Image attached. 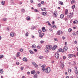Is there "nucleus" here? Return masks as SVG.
<instances>
[{
    "mask_svg": "<svg viewBox=\"0 0 78 78\" xmlns=\"http://www.w3.org/2000/svg\"><path fill=\"white\" fill-rule=\"evenodd\" d=\"M42 15H43V16H46L47 15V12H43L42 13Z\"/></svg>",
    "mask_w": 78,
    "mask_h": 78,
    "instance_id": "nucleus-11",
    "label": "nucleus"
},
{
    "mask_svg": "<svg viewBox=\"0 0 78 78\" xmlns=\"http://www.w3.org/2000/svg\"><path fill=\"white\" fill-rule=\"evenodd\" d=\"M75 5H73L72 7V9H75Z\"/></svg>",
    "mask_w": 78,
    "mask_h": 78,
    "instance_id": "nucleus-37",
    "label": "nucleus"
},
{
    "mask_svg": "<svg viewBox=\"0 0 78 78\" xmlns=\"http://www.w3.org/2000/svg\"><path fill=\"white\" fill-rule=\"evenodd\" d=\"M34 51L35 52H37V50L36 49H34Z\"/></svg>",
    "mask_w": 78,
    "mask_h": 78,
    "instance_id": "nucleus-38",
    "label": "nucleus"
},
{
    "mask_svg": "<svg viewBox=\"0 0 78 78\" xmlns=\"http://www.w3.org/2000/svg\"><path fill=\"white\" fill-rule=\"evenodd\" d=\"M25 36H28V32L26 33Z\"/></svg>",
    "mask_w": 78,
    "mask_h": 78,
    "instance_id": "nucleus-41",
    "label": "nucleus"
},
{
    "mask_svg": "<svg viewBox=\"0 0 78 78\" xmlns=\"http://www.w3.org/2000/svg\"><path fill=\"white\" fill-rule=\"evenodd\" d=\"M68 17H69V19H71V18L73 17V16L71 15H69L68 16Z\"/></svg>",
    "mask_w": 78,
    "mask_h": 78,
    "instance_id": "nucleus-34",
    "label": "nucleus"
},
{
    "mask_svg": "<svg viewBox=\"0 0 78 78\" xmlns=\"http://www.w3.org/2000/svg\"><path fill=\"white\" fill-rule=\"evenodd\" d=\"M14 33H11L10 34V36L11 37H13L14 36Z\"/></svg>",
    "mask_w": 78,
    "mask_h": 78,
    "instance_id": "nucleus-12",
    "label": "nucleus"
},
{
    "mask_svg": "<svg viewBox=\"0 0 78 78\" xmlns=\"http://www.w3.org/2000/svg\"><path fill=\"white\" fill-rule=\"evenodd\" d=\"M57 34L58 35H60V31H58V32H57Z\"/></svg>",
    "mask_w": 78,
    "mask_h": 78,
    "instance_id": "nucleus-29",
    "label": "nucleus"
},
{
    "mask_svg": "<svg viewBox=\"0 0 78 78\" xmlns=\"http://www.w3.org/2000/svg\"><path fill=\"white\" fill-rule=\"evenodd\" d=\"M54 62H54V61H51V63H52V64L54 63Z\"/></svg>",
    "mask_w": 78,
    "mask_h": 78,
    "instance_id": "nucleus-63",
    "label": "nucleus"
},
{
    "mask_svg": "<svg viewBox=\"0 0 78 78\" xmlns=\"http://www.w3.org/2000/svg\"><path fill=\"white\" fill-rule=\"evenodd\" d=\"M0 73H3V69H0Z\"/></svg>",
    "mask_w": 78,
    "mask_h": 78,
    "instance_id": "nucleus-19",
    "label": "nucleus"
},
{
    "mask_svg": "<svg viewBox=\"0 0 78 78\" xmlns=\"http://www.w3.org/2000/svg\"><path fill=\"white\" fill-rule=\"evenodd\" d=\"M29 52L30 53V54H33V53H34V52L33 51H32L31 50H30L29 51Z\"/></svg>",
    "mask_w": 78,
    "mask_h": 78,
    "instance_id": "nucleus-25",
    "label": "nucleus"
},
{
    "mask_svg": "<svg viewBox=\"0 0 78 78\" xmlns=\"http://www.w3.org/2000/svg\"><path fill=\"white\" fill-rule=\"evenodd\" d=\"M26 19L27 20H31V19H30V18L29 17V16H28L26 18Z\"/></svg>",
    "mask_w": 78,
    "mask_h": 78,
    "instance_id": "nucleus-22",
    "label": "nucleus"
},
{
    "mask_svg": "<svg viewBox=\"0 0 78 78\" xmlns=\"http://www.w3.org/2000/svg\"><path fill=\"white\" fill-rule=\"evenodd\" d=\"M41 11H45L46 10V8H42L41 9Z\"/></svg>",
    "mask_w": 78,
    "mask_h": 78,
    "instance_id": "nucleus-18",
    "label": "nucleus"
},
{
    "mask_svg": "<svg viewBox=\"0 0 78 78\" xmlns=\"http://www.w3.org/2000/svg\"><path fill=\"white\" fill-rule=\"evenodd\" d=\"M52 29L50 28L49 29V31H52Z\"/></svg>",
    "mask_w": 78,
    "mask_h": 78,
    "instance_id": "nucleus-60",
    "label": "nucleus"
},
{
    "mask_svg": "<svg viewBox=\"0 0 78 78\" xmlns=\"http://www.w3.org/2000/svg\"><path fill=\"white\" fill-rule=\"evenodd\" d=\"M63 59H66V56H63Z\"/></svg>",
    "mask_w": 78,
    "mask_h": 78,
    "instance_id": "nucleus-54",
    "label": "nucleus"
},
{
    "mask_svg": "<svg viewBox=\"0 0 78 78\" xmlns=\"http://www.w3.org/2000/svg\"><path fill=\"white\" fill-rule=\"evenodd\" d=\"M44 41H41V44H43V43H44Z\"/></svg>",
    "mask_w": 78,
    "mask_h": 78,
    "instance_id": "nucleus-50",
    "label": "nucleus"
},
{
    "mask_svg": "<svg viewBox=\"0 0 78 78\" xmlns=\"http://www.w3.org/2000/svg\"><path fill=\"white\" fill-rule=\"evenodd\" d=\"M71 31H72V29L70 28H69L68 29V32H70Z\"/></svg>",
    "mask_w": 78,
    "mask_h": 78,
    "instance_id": "nucleus-31",
    "label": "nucleus"
},
{
    "mask_svg": "<svg viewBox=\"0 0 78 78\" xmlns=\"http://www.w3.org/2000/svg\"><path fill=\"white\" fill-rule=\"evenodd\" d=\"M34 72H35V70H34L33 71H32L31 72V74H34Z\"/></svg>",
    "mask_w": 78,
    "mask_h": 78,
    "instance_id": "nucleus-24",
    "label": "nucleus"
},
{
    "mask_svg": "<svg viewBox=\"0 0 78 78\" xmlns=\"http://www.w3.org/2000/svg\"><path fill=\"white\" fill-rule=\"evenodd\" d=\"M65 21H66V22H67V20H68V19H67V18H66L65 19Z\"/></svg>",
    "mask_w": 78,
    "mask_h": 78,
    "instance_id": "nucleus-45",
    "label": "nucleus"
},
{
    "mask_svg": "<svg viewBox=\"0 0 78 78\" xmlns=\"http://www.w3.org/2000/svg\"><path fill=\"white\" fill-rule=\"evenodd\" d=\"M58 3L59 4V5H63V2L61 1H59L58 2Z\"/></svg>",
    "mask_w": 78,
    "mask_h": 78,
    "instance_id": "nucleus-10",
    "label": "nucleus"
},
{
    "mask_svg": "<svg viewBox=\"0 0 78 78\" xmlns=\"http://www.w3.org/2000/svg\"><path fill=\"white\" fill-rule=\"evenodd\" d=\"M73 35H76V33L75 32L73 33Z\"/></svg>",
    "mask_w": 78,
    "mask_h": 78,
    "instance_id": "nucleus-56",
    "label": "nucleus"
},
{
    "mask_svg": "<svg viewBox=\"0 0 78 78\" xmlns=\"http://www.w3.org/2000/svg\"><path fill=\"white\" fill-rule=\"evenodd\" d=\"M52 46L51 45H47L46 46V48L45 49V52L46 53H48L49 52V50H51Z\"/></svg>",
    "mask_w": 78,
    "mask_h": 78,
    "instance_id": "nucleus-2",
    "label": "nucleus"
},
{
    "mask_svg": "<svg viewBox=\"0 0 78 78\" xmlns=\"http://www.w3.org/2000/svg\"><path fill=\"white\" fill-rule=\"evenodd\" d=\"M71 69H68V72H71Z\"/></svg>",
    "mask_w": 78,
    "mask_h": 78,
    "instance_id": "nucleus-46",
    "label": "nucleus"
},
{
    "mask_svg": "<svg viewBox=\"0 0 78 78\" xmlns=\"http://www.w3.org/2000/svg\"><path fill=\"white\" fill-rule=\"evenodd\" d=\"M52 28L53 29L55 28H56V26L55 25H53L52 26Z\"/></svg>",
    "mask_w": 78,
    "mask_h": 78,
    "instance_id": "nucleus-40",
    "label": "nucleus"
},
{
    "mask_svg": "<svg viewBox=\"0 0 78 78\" xmlns=\"http://www.w3.org/2000/svg\"><path fill=\"white\" fill-rule=\"evenodd\" d=\"M74 44H77V41H75L74 42Z\"/></svg>",
    "mask_w": 78,
    "mask_h": 78,
    "instance_id": "nucleus-57",
    "label": "nucleus"
},
{
    "mask_svg": "<svg viewBox=\"0 0 78 78\" xmlns=\"http://www.w3.org/2000/svg\"><path fill=\"white\" fill-rule=\"evenodd\" d=\"M67 49H68V48L66 46H65L63 48V50L64 51H66L67 50Z\"/></svg>",
    "mask_w": 78,
    "mask_h": 78,
    "instance_id": "nucleus-8",
    "label": "nucleus"
},
{
    "mask_svg": "<svg viewBox=\"0 0 78 78\" xmlns=\"http://www.w3.org/2000/svg\"><path fill=\"white\" fill-rule=\"evenodd\" d=\"M32 48H36V45L35 44H34L32 45Z\"/></svg>",
    "mask_w": 78,
    "mask_h": 78,
    "instance_id": "nucleus-27",
    "label": "nucleus"
},
{
    "mask_svg": "<svg viewBox=\"0 0 78 78\" xmlns=\"http://www.w3.org/2000/svg\"><path fill=\"white\" fill-rule=\"evenodd\" d=\"M34 66L35 67H37V68H38V65L37 64H35V65H34Z\"/></svg>",
    "mask_w": 78,
    "mask_h": 78,
    "instance_id": "nucleus-33",
    "label": "nucleus"
},
{
    "mask_svg": "<svg viewBox=\"0 0 78 78\" xmlns=\"http://www.w3.org/2000/svg\"><path fill=\"white\" fill-rule=\"evenodd\" d=\"M41 67L42 68V71L43 72H45L46 73H50L51 71V69L50 67H48L45 69L44 65H42Z\"/></svg>",
    "mask_w": 78,
    "mask_h": 78,
    "instance_id": "nucleus-1",
    "label": "nucleus"
},
{
    "mask_svg": "<svg viewBox=\"0 0 78 78\" xmlns=\"http://www.w3.org/2000/svg\"><path fill=\"white\" fill-rule=\"evenodd\" d=\"M74 3V0H72L71 2V4H73Z\"/></svg>",
    "mask_w": 78,
    "mask_h": 78,
    "instance_id": "nucleus-39",
    "label": "nucleus"
},
{
    "mask_svg": "<svg viewBox=\"0 0 78 78\" xmlns=\"http://www.w3.org/2000/svg\"><path fill=\"white\" fill-rule=\"evenodd\" d=\"M59 51H61V52H62V53H64V49H60L58 51V52H59Z\"/></svg>",
    "mask_w": 78,
    "mask_h": 78,
    "instance_id": "nucleus-5",
    "label": "nucleus"
},
{
    "mask_svg": "<svg viewBox=\"0 0 78 78\" xmlns=\"http://www.w3.org/2000/svg\"><path fill=\"white\" fill-rule=\"evenodd\" d=\"M55 56L56 59L59 58V54L58 52H56L55 54Z\"/></svg>",
    "mask_w": 78,
    "mask_h": 78,
    "instance_id": "nucleus-3",
    "label": "nucleus"
},
{
    "mask_svg": "<svg viewBox=\"0 0 78 78\" xmlns=\"http://www.w3.org/2000/svg\"><path fill=\"white\" fill-rule=\"evenodd\" d=\"M44 1H42L41 2V4H44Z\"/></svg>",
    "mask_w": 78,
    "mask_h": 78,
    "instance_id": "nucleus-61",
    "label": "nucleus"
},
{
    "mask_svg": "<svg viewBox=\"0 0 78 78\" xmlns=\"http://www.w3.org/2000/svg\"><path fill=\"white\" fill-rule=\"evenodd\" d=\"M73 23H78V21L76 20H75L73 22Z\"/></svg>",
    "mask_w": 78,
    "mask_h": 78,
    "instance_id": "nucleus-20",
    "label": "nucleus"
},
{
    "mask_svg": "<svg viewBox=\"0 0 78 78\" xmlns=\"http://www.w3.org/2000/svg\"><path fill=\"white\" fill-rule=\"evenodd\" d=\"M38 33L39 34H41L42 33V31L41 30H39L38 31Z\"/></svg>",
    "mask_w": 78,
    "mask_h": 78,
    "instance_id": "nucleus-32",
    "label": "nucleus"
},
{
    "mask_svg": "<svg viewBox=\"0 0 78 78\" xmlns=\"http://www.w3.org/2000/svg\"><path fill=\"white\" fill-rule=\"evenodd\" d=\"M27 74H28V75H30V73L29 72H27Z\"/></svg>",
    "mask_w": 78,
    "mask_h": 78,
    "instance_id": "nucleus-58",
    "label": "nucleus"
},
{
    "mask_svg": "<svg viewBox=\"0 0 78 78\" xmlns=\"http://www.w3.org/2000/svg\"><path fill=\"white\" fill-rule=\"evenodd\" d=\"M2 5H5V1H2L1 2Z\"/></svg>",
    "mask_w": 78,
    "mask_h": 78,
    "instance_id": "nucleus-23",
    "label": "nucleus"
},
{
    "mask_svg": "<svg viewBox=\"0 0 78 78\" xmlns=\"http://www.w3.org/2000/svg\"><path fill=\"white\" fill-rule=\"evenodd\" d=\"M56 48H57V46L56 45H55L52 48V49L53 50H55V49H56Z\"/></svg>",
    "mask_w": 78,
    "mask_h": 78,
    "instance_id": "nucleus-6",
    "label": "nucleus"
},
{
    "mask_svg": "<svg viewBox=\"0 0 78 78\" xmlns=\"http://www.w3.org/2000/svg\"><path fill=\"white\" fill-rule=\"evenodd\" d=\"M20 55V53L19 52H18L17 55H16V57H19Z\"/></svg>",
    "mask_w": 78,
    "mask_h": 78,
    "instance_id": "nucleus-15",
    "label": "nucleus"
},
{
    "mask_svg": "<svg viewBox=\"0 0 78 78\" xmlns=\"http://www.w3.org/2000/svg\"><path fill=\"white\" fill-rule=\"evenodd\" d=\"M34 11H35V12H39V10H37L36 9H35L34 10Z\"/></svg>",
    "mask_w": 78,
    "mask_h": 78,
    "instance_id": "nucleus-28",
    "label": "nucleus"
},
{
    "mask_svg": "<svg viewBox=\"0 0 78 78\" xmlns=\"http://www.w3.org/2000/svg\"><path fill=\"white\" fill-rule=\"evenodd\" d=\"M25 76H22V78H25Z\"/></svg>",
    "mask_w": 78,
    "mask_h": 78,
    "instance_id": "nucleus-64",
    "label": "nucleus"
},
{
    "mask_svg": "<svg viewBox=\"0 0 78 78\" xmlns=\"http://www.w3.org/2000/svg\"><path fill=\"white\" fill-rule=\"evenodd\" d=\"M16 64H17V65H19V62H16Z\"/></svg>",
    "mask_w": 78,
    "mask_h": 78,
    "instance_id": "nucleus-53",
    "label": "nucleus"
},
{
    "mask_svg": "<svg viewBox=\"0 0 78 78\" xmlns=\"http://www.w3.org/2000/svg\"><path fill=\"white\" fill-rule=\"evenodd\" d=\"M37 47L38 49H41V47L39 46H37Z\"/></svg>",
    "mask_w": 78,
    "mask_h": 78,
    "instance_id": "nucleus-47",
    "label": "nucleus"
},
{
    "mask_svg": "<svg viewBox=\"0 0 78 78\" xmlns=\"http://www.w3.org/2000/svg\"><path fill=\"white\" fill-rule=\"evenodd\" d=\"M73 56H74V57H76V55L73 54H72V57H73Z\"/></svg>",
    "mask_w": 78,
    "mask_h": 78,
    "instance_id": "nucleus-48",
    "label": "nucleus"
},
{
    "mask_svg": "<svg viewBox=\"0 0 78 78\" xmlns=\"http://www.w3.org/2000/svg\"><path fill=\"white\" fill-rule=\"evenodd\" d=\"M20 51H23V49L22 48H21L20 50Z\"/></svg>",
    "mask_w": 78,
    "mask_h": 78,
    "instance_id": "nucleus-44",
    "label": "nucleus"
},
{
    "mask_svg": "<svg viewBox=\"0 0 78 78\" xmlns=\"http://www.w3.org/2000/svg\"><path fill=\"white\" fill-rule=\"evenodd\" d=\"M3 20L4 21H6V19L5 18H4Z\"/></svg>",
    "mask_w": 78,
    "mask_h": 78,
    "instance_id": "nucleus-59",
    "label": "nucleus"
},
{
    "mask_svg": "<svg viewBox=\"0 0 78 78\" xmlns=\"http://www.w3.org/2000/svg\"><path fill=\"white\" fill-rule=\"evenodd\" d=\"M52 24H53V25H54V24H55V22L54 21H53L52 22Z\"/></svg>",
    "mask_w": 78,
    "mask_h": 78,
    "instance_id": "nucleus-62",
    "label": "nucleus"
},
{
    "mask_svg": "<svg viewBox=\"0 0 78 78\" xmlns=\"http://www.w3.org/2000/svg\"><path fill=\"white\" fill-rule=\"evenodd\" d=\"M75 72L76 74H77V73H78V71H77V68H76V67H75Z\"/></svg>",
    "mask_w": 78,
    "mask_h": 78,
    "instance_id": "nucleus-13",
    "label": "nucleus"
},
{
    "mask_svg": "<svg viewBox=\"0 0 78 78\" xmlns=\"http://www.w3.org/2000/svg\"><path fill=\"white\" fill-rule=\"evenodd\" d=\"M64 14H62L60 15V17L61 18V19H63V18H64Z\"/></svg>",
    "mask_w": 78,
    "mask_h": 78,
    "instance_id": "nucleus-16",
    "label": "nucleus"
},
{
    "mask_svg": "<svg viewBox=\"0 0 78 78\" xmlns=\"http://www.w3.org/2000/svg\"><path fill=\"white\" fill-rule=\"evenodd\" d=\"M39 59H43L44 58V56H39Z\"/></svg>",
    "mask_w": 78,
    "mask_h": 78,
    "instance_id": "nucleus-30",
    "label": "nucleus"
},
{
    "mask_svg": "<svg viewBox=\"0 0 78 78\" xmlns=\"http://www.w3.org/2000/svg\"><path fill=\"white\" fill-rule=\"evenodd\" d=\"M54 16H55L56 17H57L58 16V13L56 11H55L53 13Z\"/></svg>",
    "mask_w": 78,
    "mask_h": 78,
    "instance_id": "nucleus-4",
    "label": "nucleus"
},
{
    "mask_svg": "<svg viewBox=\"0 0 78 78\" xmlns=\"http://www.w3.org/2000/svg\"><path fill=\"white\" fill-rule=\"evenodd\" d=\"M68 14V9H66L65 11V14L67 15Z\"/></svg>",
    "mask_w": 78,
    "mask_h": 78,
    "instance_id": "nucleus-21",
    "label": "nucleus"
},
{
    "mask_svg": "<svg viewBox=\"0 0 78 78\" xmlns=\"http://www.w3.org/2000/svg\"><path fill=\"white\" fill-rule=\"evenodd\" d=\"M42 31L43 32H45L46 30L45 29V27H43L42 28Z\"/></svg>",
    "mask_w": 78,
    "mask_h": 78,
    "instance_id": "nucleus-9",
    "label": "nucleus"
},
{
    "mask_svg": "<svg viewBox=\"0 0 78 78\" xmlns=\"http://www.w3.org/2000/svg\"><path fill=\"white\" fill-rule=\"evenodd\" d=\"M48 25H49V26H51V24L50 23L48 22Z\"/></svg>",
    "mask_w": 78,
    "mask_h": 78,
    "instance_id": "nucleus-51",
    "label": "nucleus"
},
{
    "mask_svg": "<svg viewBox=\"0 0 78 78\" xmlns=\"http://www.w3.org/2000/svg\"><path fill=\"white\" fill-rule=\"evenodd\" d=\"M34 78H37V74H34Z\"/></svg>",
    "mask_w": 78,
    "mask_h": 78,
    "instance_id": "nucleus-17",
    "label": "nucleus"
},
{
    "mask_svg": "<svg viewBox=\"0 0 78 78\" xmlns=\"http://www.w3.org/2000/svg\"><path fill=\"white\" fill-rule=\"evenodd\" d=\"M23 61H24L25 62H28V59H27V58L25 57L23 58Z\"/></svg>",
    "mask_w": 78,
    "mask_h": 78,
    "instance_id": "nucleus-7",
    "label": "nucleus"
},
{
    "mask_svg": "<svg viewBox=\"0 0 78 78\" xmlns=\"http://www.w3.org/2000/svg\"><path fill=\"white\" fill-rule=\"evenodd\" d=\"M32 64L34 66L36 63L34 62H32Z\"/></svg>",
    "mask_w": 78,
    "mask_h": 78,
    "instance_id": "nucleus-42",
    "label": "nucleus"
},
{
    "mask_svg": "<svg viewBox=\"0 0 78 78\" xmlns=\"http://www.w3.org/2000/svg\"><path fill=\"white\" fill-rule=\"evenodd\" d=\"M61 67H62V68H64V63H61Z\"/></svg>",
    "mask_w": 78,
    "mask_h": 78,
    "instance_id": "nucleus-26",
    "label": "nucleus"
},
{
    "mask_svg": "<svg viewBox=\"0 0 78 78\" xmlns=\"http://www.w3.org/2000/svg\"><path fill=\"white\" fill-rule=\"evenodd\" d=\"M35 28H36V27H32V30H34V29H35Z\"/></svg>",
    "mask_w": 78,
    "mask_h": 78,
    "instance_id": "nucleus-52",
    "label": "nucleus"
},
{
    "mask_svg": "<svg viewBox=\"0 0 78 78\" xmlns=\"http://www.w3.org/2000/svg\"><path fill=\"white\" fill-rule=\"evenodd\" d=\"M38 6H39V7H41V4L40 3H39L38 4Z\"/></svg>",
    "mask_w": 78,
    "mask_h": 78,
    "instance_id": "nucleus-43",
    "label": "nucleus"
},
{
    "mask_svg": "<svg viewBox=\"0 0 78 78\" xmlns=\"http://www.w3.org/2000/svg\"><path fill=\"white\" fill-rule=\"evenodd\" d=\"M68 57L69 58H72V54L69 55H68Z\"/></svg>",
    "mask_w": 78,
    "mask_h": 78,
    "instance_id": "nucleus-14",
    "label": "nucleus"
},
{
    "mask_svg": "<svg viewBox=\"0 0 78 78\" xmlns=\"http://www.w3.org/2000/svg\"><path fill=\"white\" fill-rule=\"evenodd\" d=\"M21 70L22 71L23 70V67H22L21 68Z\"/></svg>",
    "mask_w": 78,
    "mask_h": 78,
    "instance_id": "nucleus-55",
    "label": "nucleus"
},
{
    "mask_svg": "<svg viewBox=\"0 0 78 78\" xmlns=\"http://www.w3.org/2000/svg\"><path fill=\"white\" fill-rule=\"evenodd\" d=\"M39 37H41V38H42V37H43V35L42 34H40L39 35Z\"/></svg>",
    "mask_w": 78,
    "mask_h": 78,
    "instance_id": "nucleus-35",
    "label": "nucleus"
},
{
    "mask_svg": "<svg viewBox=\"0 0 78 78\" xmlns=\"http://www.w3.org/2000/svg\"><path fill=\"white\" fill-rule=\"evenodd\" d=\"M22 11L23 12H25V9H21Z\"/></svg>",
    "mask_w": 78,
    "mask_h": 78,
    "instance_id": "nucleus-49",
    "label": "nucleus"
},
{
    "mask_svg": "<svg viewBox=\"0 0 78 78\" xmlns=\"http://www.w3.org/2000/svg\"><path fill=\"white\" fill-rule=\"evenodd\" d=\"M3 58V55H0V59H1Z\"/></svg>",
    "mask_w": 78,
    "mask_h": 78,
    "instance_id": "nucleus-36",
    "label": "nucleus"
}]
</instances>
